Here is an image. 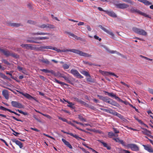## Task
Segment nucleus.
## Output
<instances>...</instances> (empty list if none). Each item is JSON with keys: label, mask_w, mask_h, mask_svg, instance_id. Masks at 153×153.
<instances>
[{"label": "nucleus", "mask_w": 153, "mask_h": 153, "mask_svg": "<svg viewBox=\"0 0 153 153\" xmlns=\"http://www.w3.org/2000/svg\"><path fill=\"white\" fill-rule=\"evenodd\" d=\"M62 67L65 69H67L69 68V65L66 64H64L63 65Z\"/></svg>", "instance_id": "nucleus-45"}, {"label": "nucleus", "mask_w": 153, "mask_h": 153, "mask_svg": "<svg viewBox=\"0 0 153 153\" xmlns=\"http://www.w3.org/2000/svg\"><path fill=\"white\" fill-rule=\"evenodd\" d=\"M16 111H18V112L21 114H23L24 115H28V113L27 112H24L21 110H19V109L16 110Z\"/></svg>", "instance_id": "nucleus-43"}, {"label": "nucleus", "mask_w": 153, "mask_h": 153, "mask_svg": "<svg viewBox=\"0 0 153 153\" xmlns=\"http://www.w3.org/2000/svg\"><path fill=\"white\" fill-rule=\"evenodd\" d=\"M12 106L14 107L19 108H24V106L21 103L17 101H12L11 102Z\"/></svg>", "instance_id": "nucleus-8"}, {"label": "nucleus", "mask_w": 153, "mask_h": 153, "mask_svg": "<svg viewBox=\"0 0 153 153\" xmlns=\"http://www.w3.org/2000/svg\"><path fill=\"white\" fill-rule=\"evenodd\" d=\"M31 34L33 36L34 35H51L50 33H44V32H37L31 33Z\"/></svg>", "instance_id": "nucleus-17"}, {"label": "nucleus", "mask_w": 153, "mask_h": 153, "mask_svg": "<svg viewBox=\"0 0 153 153\" xmlns=\"http://www.w3.org/2000/svg\"><path fill=\"white\" fill-rule=\"evenodd\" d=\"M11 117V118H13V119H14V120L17 121H20V122H22L23 121L22 120H20V119H19L17 118H16V117H15L14 116H12Z\"/></svg>", "instance_id": "nucleus-50"}, {"label": "nucleus", "mask_w": 153, "mask_h": 153, "mask_svg": "<svg viewBox=\"0 0 153 153\" xmlns=\"http://www.w3.org/2000/svg\"><path fill=\"white\" fill-rule=\"evenodd\" d=\"M116 111H113V110H112V109H108V113L114 115V113Z\"/></svg>", "instance_id": "nucleus-46"}, {"label": "nucleus", "mask_w": 153, "mask_h": 153, "mask_svg": "<svg viewBox=\"0 0 153 153\" xmlns=\"http://www.w3.org/2000/svg\"><path fill=\"white\" fill-rule=\"evenodd\" d=\"M123 1L126 2H128L129 3L132 4L133 3V2L131 0H122Z\"/></svg>", "instance_id": "nucleus-53"}, {"label": "nucleus", "mask_w": 153, "mask_h": 153, "mask_svg": "<svg viewBox=\"0 0 153 153\" xmlns=\"http://www.w3.org/2000/svg\"><path fill=\"white\" fill-rule=\"evenodd\" d=\"M21 46L22 47L25 48L27 49H30V50H33L34 48L32 46V45L31 44H23L21 45Z\"/></svg>", "instance_id": "nucleus-14"}, {"label": "nucleus", "mask_w": 153, "mask_h": 153, "mask_svg": "<svg viewBox=\"0 0 153 153\" xmlns=\"http://www.w3.org/2000/svg\"><path fill=\"white\" fill-rule=\"evenodd\" d=\"M41 28H49L53 29L55 28L54 25H50L48 24H43L42 25L38 26Z\"/></svg>", "instance_id": "nucleus-10"}, {"label": "nucleus", "mask_w": 153, "mask_h": 153, "mask_svg": "<svg viewBox=\"0 0 153 153\" xmlns=\"http://www.w3.org/2000/svg\"><path fill=\"white\" fill-rule=\"evenodd\" d=\"M105 12L111 17L114 18H116L117 17V15L113 11H109L108 10H106V11H105Z\"/></svg>", "instance_id": "nucleus-15"}, {"label": "nucleus", "mask_w": 153, "mask_h": 153, "mask_svg": "<svg viewBox=\"0 0 153 153\" xmlns=\"http://www.w3.org/2000/svg\"><path fill=\"white\" fill-rule=\"evenodd\" d=\"M61 131L62 132H63L64 133L66 134H69V135H70L71 136H72L73 137V136H74V134H73L72 133L66 132L65 131H63V130H62Z\"/></svg>", "instance_id": "nucleus-47"}, {"label": "nucleus", "mask_w": 153, "mask_h": 153, "mask_svg": "<svg viewBox=\"0 0 153 153\" xmlns=\"http://www.w3.org/2000/svg\"><path fill=\"white\" fill-rule=\"evenodd\" d=\"M12 131L15 133V134H13L15 135V136H17V135L18 134H19L17 132H16V131H14L12 129Z\"/></svg>", "instance_id": "nucleus-60"}, {"label": "nucleus", "mask_w": 153, "mask_h": 153, "mask_svg": "<svg viewBox=\"0 0 153 153\" xmlns=\"http://www.w3.org/2000/svg\"><path fill=\"white\" fill-rule=\"evenodd\" d=\"M65 33L68 35H69V37H70V36L72 37H73L75 38L77 40H81L82 39V38L81 37H78L77 36L75 35L73 33H71L70 32L66 31L65 32Z\"/></svg>", "instance_id": "nucleus-12"}, {"label": "nucleus", "mask_w": 153, "mask_h": 153, "mask_svg": "<svg viewBox=\"0 0 153 153\" xmlns=\"http://www.w3.org/2000/svg\"><path fill=\"white\" fill-rule=\"evenodd\" d=\"M12 141L13 142L15 143L16 145H18L20 148H22V143L20 141L16 139H12Z\"/></svg>", "instance_id": "nucleus-18"}, {"label": "nucleus", "mask_w": 153, "mask_h": 153, "mask_svg": "<svg viewBox=\"0 0 153 153\" xmlns=\"http://www.w3.org/2000/svg\"><path fill=\"white\" fill-rule=\"evenodd\" d=\"M114 115L117 116L119 118L122 120L123 121L126 120V119L123 116L116 112H115Z\"/></svg>", "instance_id": "nucleus-29"}, {"label": "nucleus", "mask_w": 153, "mask_h": 153, "mask_svg": "<svg viewBox=\"0 0 153 153\" xmlns=\"http://www.w3.org/2000/svg\"><path fill=\"white\" fill-rule=\"evenodd\" d=\"M67 103L69 104V105H67L68 107L73 109L75 107L74 106V104L72 103V102L69 101H67Z\"/></svg>", "instance_id": "nucleus-34"}, {"label": "nucleus", "mask_w": 153, "mask_h": 153, "mask_svg": "<svg viewBox=\"0 0 153 153\" xmlns=\"http://www.w3.org/2000/svg\"><path fill=\"white\" fill-rule=\"evenodd\" d=\"M52 72L53 73H51V74H53L55 76H57L58 75V74H57V73H55V72L52 70Z\"/></svg>", "instance_id": "nucleus-62"}, {"label": "nucleus", "mask_w": 153, "mask_h": 153, "mask_svg": "<svg viewBox=\"0 0 153 153\" xmlns=\"http://www.w3.org/2000/svg\"><path fill=\"white\" fill-rule=\"evenodd\" d=\"M103 92L105 94H107L109 96L114 97L116 99H119V97L117 96L115 94L113 93H109L106 91H103Z\"/></svg>", "instance_id": "nucleus-23"}, {"label": "nucleus", "mask_w": 153, "mask_h": 153, "mask_svg": "<svg viewBox=\"0 0 153 153\" xmlns=\"http://www.w3.org/2000/svg\"><path fill=\"white\" fill-rule=\"evenodd\" d=\"M141 128L143 130L141 131V132L143 134L148 136L151 134V132L146 129L143 128Z\"/></svg>", "instance_id": "nucleus-21"}, {"label": "nucleus", "mask_w": 153, "mask_h": 153, "mask_svg": "<svg viewBox=\"0 0 153 153\" xmlns=\"http://www.w3.org/2000/svg\"><path fill=\"white\" fill-rule=\"evenodd\" d=\"M148 91L150 93L153 94V89L150 88H149L148 89Z\"/></svg>", "instance_id": "nucleus-54"}, {"label": "nucleus", "mask_w": 153, "mask_h": 153, "mask_svg": "<svg viewBox=\"0 0 153 153\" xmlns=\"http://www.w3.org/2000/svg\"><path fill=\"white\" fill-rule=\"evenodd\" d=\"M42 62L46 63L47 64H49L50 62L48 59H43L41 60Z\"/></svg>", "instance_id": "nucleus-44"}, {"label": "nucleus", "mask_w": 153, "mask_h": 153, "mask_svg": "<svg viewBox=\"0 0 153 153\" xmlns=\"http://www.w3.org/2000/svg\"><path fill=\"white\" fill-rule=\"evenodd\" d=\"M17 92H19L20 94H21L22 95L24 96L27 99L29 100H32L33 99L35 101L37 102H39V101L38 100L36 99L35 97H33L31 96L28 94L27 93H24L23 92L19 91H17Z\"/></svg>", "instance_id": "nucleus-7"}, {"label": "nucleus", "mask_w": 153, "mask_h": 153, "mask_svg": "<svg viewBox=\"0 0 153 153\" xmlns=\"http://www.w3.org/2000/svg\"><path fill=\"white\" fill-rule=\"evenodd\" d=\"M134 117L135 119L140 124L144 125L146 127H148V126L147 125L145 124L143 122L141 121V120L139 119L137 117H136V116H134Z\"/></svg>", "instance_id": "nucleus-30"}, {"label": "nucleus", "mask_w": 153, "mask_h": 153, "mask_svg": "<svg viewBox=\"0 0 153 153\" xmlns=\"http://www.w3.org/2000/svg\"><path fill=\"white\" fill-rule=\"evenodd\" d=\"M97 96L99 97L100 100H101L107 103L109 99V98H108L107 97H104L102 96L99 95H97Z\"/></svg>", "instance_id": "nucleus-24"}, {"label": "nucleus", "mask_w": 153, "mask_h": 153, "mask_svg": "<svg viewBox=\"0 0 153 153\" xmlns=\"http://www.w3.org/2000/svg\"><path fill=\"white\" fill-rule=\"evenodd\" d=\"M97 141L102 143L104 147L107 148V149L109 150L111 149V147L110 146H108L106 143H105L103 142L102 140H98Z\"/></svg>", "instance_id": "nucleus-22"}, {"label": "nucleus", "mask_w": 153, "mask_h": 153, "mask_svg": "<svg viewBox=\"0 0 153 153\" xmlns=\"http://www.w3.org/2000/svg\"><path fill=\"white\" fill-rule=\"evenodd\" d=\"M94 38L98 40L99 41H100L101 40V38H99V36L96 35L94 36Z\"/></svg>", "instance_id": "nucleus-52"}, {"label": "nucleus", "mask_w": 153, "mask_h": 153, "mask_svg": "<svg viewBox=\"0 0 153 153\" xmlns=\"http://www.w3.org/2000/svg\"><path fill=\"white\" fill-rule=\"evenodd\" d=\"M73 137L76 138L78 140H82L85 141V140H84V139L81 138V137H79L76 134L74 135V136H73Z\"/></svg>", "instance_id": "nucleus-39"}, {"label": "nucleus", "mask_w": 153, "mask_h": 153, "mask_svg": "<svg viewBox=\"0 0 153 153\" xmlns=\"http://www.w3.org/2000/svg\"><path fill=\"white\" fill-rule=\"evenodd\" d=\"M49 38L47 36L40 37H32L27 40V42L36 44H40L41 42L38 41L39 40L48 39Z\"/></svg>", "instance_id": "nucleus-2"}, {"label": "nucleus", "mask_w": 153, "mask_h": 153, "mask_svg": "<svg viewBox=\"0 0 153 153\" xmlns=\"http://www.w3.org/2000/svg\"><path fill=\"white\" fill-rule=\"evenodd\" d=\"M89 77L86 78L87 81L91 82H94V81L92 80V79L90 75V76H88Z\"/></svg>", "instance_id": "nucleus-42"}, {"label": "nucleus", "mask_w": 153, "mask_h": 153, "mask_svg": "<svg viewBox=\"0 0 153 153\" xmlns=\"http://www.w3.org/2000/svg\"><path fill=\"white\" fill-rule=\"evenodd\" d=\"M113 139L116 142L120 143L123 146H125L126 144L123 140L120 139L119 138H113Z\"/></svg>", "instance_id": "nucleus-19"}, {"label": "nucleus", "mask_w": 153, "mask_h": 153, "mask_svg": "<svg viewBox=\"0 0 153 153\" xmlns=\"http://www.w3.org/2000/svg\"><path fill=\"white\" fill-rule=\"evenodd\" d=\"M0 109L2 110L3 111H8L11 113V112L12 111L10 109L7 108L5 107H4L3 106H0Z\"/></svg>", "instance_id": "nucleus-37"}, {"label": "nucleus", "mask_w": 153, "mask_h": 153, "mask_svg": "<svg viewBox=\"0 0 153 153\" xmlns=\"http://www.w3.org/2000/svg\"><path fill=\"white\" fill-rule=\"evenodd\" d=\"M105 32H106L107 33L109 34V35H111L112 36V37H114V34L111 31H110L108 30H107L106 29L105 31Z\"/></svg>", "instance_id": "nucleus-38"}, {"label": "nucleus", "mask_w": 153, "mask_h": 153, "mask_svg": "<svg viewBox=\"0 0 153 153\" xmlns=\"http://www.w3.org/2000/svg\"><path fill=\"white\" fill-rule=\"evenodd\" d=\"M130 11L132 13H134L149 18L150 19L151 18V17L149 16V15H147L145 13L142 12L140 10L134 7L131 8L130 10Z\"/></svg>", "instance_id": "nucleus-4"}, {"label": "nucleus", "mask_w": 153, "mask_h": 153, "mask_svg": "<svg viewBox=\"0 0 153 153\" xmlns=\"http://www.w3.org/2000/svg\"><path fill=\"white\" fill-rule=\"evenodd\" d=\"M71 73L74 75L76 76L77 77L81 78H83V77L82 76L76 69H72L71 70Z\"/></svg>", "instance_id": "nucleus-9"}, {"label": "nucleus", "mask_w": 153, "mask_h": 153, "mask_svg": "<svg viewBox=\"0 0 153 153\" xmlns=\"http://www.w3.org/2000/svg\"><path fill=\"white\" fill-rule=\"evenodd\" d=\"M70 124L71 125H72V126H74L77 129H79V130H82V129H81L79 128L78 127H77L75 125H74L73 123H70Z\"/></svg>", "instance_id": "nucleus-59"}, {"label": "nucleus", "mask_w": 153, "mask_h": 153, "mask_svg": "<svg viewBox=\"0 0 153 153\" xmlns=\"http://www.w3.org/2000/svg\"><path fill=\"white\" fill-rule=\"evenodd\" d=\"M108 135L110 138H111L112 136H114L118 137V135H116L114 133H113L112 132H109L108 133Z\"/></svg>", "instance_id": "nucleus-35"}, {"label": "nucleus", "mask_w": 153, "mask_h": 153, "mask_svg": "<svg viewBox=\"0 0 153 153\" xmlns=\"http://www.w3.org/2000/svg\"><path fill=\"white\" fill-rule=\"evenodd\" d=\"M125 147L128 148H130L131 150L134 151H137L139 150V147L136 144L133 143L128 144L125 145Z\"/></svg>", "instance_id": "nucleus-5"}, {"label": "nucleus", "mask_w": 153, "mask_h": 153, "mask_svg": "<svg viewBox=\"0 0 153 153\" xmlns=\"http://www.w3.org/2000/svg\"><path fill=\"white\" fill-rule=\"evenodd\" d=\"M107 103L115 106H117V104L115 101L110 98H109Z\"/></svg>", "instance_id": "nucleus-26"}, {"label": "nucleus", "mask_w": 153, "mask_h": 153, "mask_svg": "<svg viewBox=\"0 0 153 153\" xmlns=\"http://www.w3.org/2000/svg\"><path fill=\"white\" fill-rule=\"evenodd\" d=\"M42 115L43 116L46 117H47V118H48L49 119H51V117L48 115L46 114H42Z\"/></svg>", "instance_id": "nucleus-55"}, {"label": "nucleus", "mask_w": 153, "mask_h": 153, "mask_svg": "<svg viewBox=\"0 0 153 153\" xmlns=\"http://www.w3.org/2000/svg\"><path fill=\"white\" fill-rule=\"evenodd\" d=\"M142 146L144 147V149L149 152H153V149L152 146L150 145H143Z\"/></svg>", "instance_id": "nucleus-13"}, {"label": "nucleus", "mask_w": 153, "mask_h": 153, "mask_svg": "<svg viewBox=\"0 0 153 153\" xmlns=\"http://www.w3.org/2000/svg\"><path fill=\"white\" fill-rule=\"evenodd\" d=\"M61 77L64 78L66 82L70 84H72V83L71 82V81L70 79L68 77H67L65 76H61Z\"/></svg>", "instance_id": "nucleus-33"}, {"label": "nucleus", "mask_w": 153, "mask_h": 153, "mask_svg": "<svg viewBox=\"0 0 153 153\" xmlns=\"http://www.w3.org/2000/svg\"><path fill=\"white\" fill-rule=\"evenodd\" d=\"M30 129L33 131H34L37 132H39L40 131V130H38L37 128H31Z\"/></svg>", "instance_id": "nucleus-61"}, {"label": "nucleus", "mask_w": 153, "mask_h": 153, "mask_svg": "<svg viewBox=\"0 0 153 153\" xmlns=\"http://www.w3.org/2000/svg\"><path fill=\"white\" fill-rule=\"evenodd\" d=\"M99 27L102 30H103L104 31L106 29V28L102 27V26L101 25H99Z\"/></svg>", "instance_id": "nucleus-63"}, {"label": "nucleus", "mask_w": 153, "mask_h": 153, "mask_svg": "<svg viewBox=\"0 0 153 153\" xmlns=\"http://www.w3.org/2000/svg\"><path fill=\"white\" fill-rule=\"evenodd\" d=\"M62 141L64 143V144L66 145L70 149H72V147L71 145L70 144L69 142L66 141L65 140L62 139Z\"/></svg>", "instance_id": "nucleus-28"}, {"label": "nucleus", "mask_w": 153, "mask_h": 153, "mask_svg": "<svg viewBox=\"0 0 153 153\" xmlns=\"http://www.w3.org/2000/svg\"><path fill=\"white\" fill-rule=\"evenodd\" d=\"M58 118L59 119L62 120V121L63 122H67V120L64 118H62L61 117H59Z\"/></svg>", "instance_id": "nucleus-49"}, {"label": "nucleus", "mask_w": 153, "mask_h": 153, "mask_svg": "<svg viewBox=\"0 0 153 153\" xmlns=\"http://www.w3.org/2000/svg\"><path fill=\"white\" fill-rule=\"evenodd\" d=\"M2 62L4 63L7 65H10V63L6 59H3L2 60Z\"/></svg>", "instance_id": "nucleus-48"}, {"label": "nucleus", "mask_w": 153, "mask_h": 153, "mask_svg": "<svg viewBox=\"0 0 153 153\" xmlns=\"http://www.w3.org/2000/svg\"><path fill=\"white\" fill-rule=\"evenodd\" d=\"M40 48L41 49H46L53 50L57 51V52H71L76 54L79 55L80 56H83L86 57H91V55L87 53L83 52L79 50L75 49H63L60 50L56 48L53 47L51 46H40Z\"/></svg>", "instance_id": "nucleus-1"}, {"label": "nucleus", "mask_w": 153, "mask_h": 153, "mask_svg": "<svg viewBox=\"0 0 153 153\" xmlns=\"http://www.w3.org/2000/svg\"><path fill=\"white\" fill-rule=\"evenodd\" d=\"M116 7L119 9H123L127 8L129 7V5L125 3H120L116 4Z\"/></svg>", "instance_id": "nucleus-11"}, {"label": "nucleus", "mask_w": 153, "mask_h": 153, "mask_svg": "<svg viewBox=\"0 0 153 153\" xmlns=\"http://www.w3.org/2000/svg\"><path fill=\"white\" fill-rule=\"evenodd\" d=\"M137 1L142 3L146 6H148L152 4L151 2H150L147 0H137Z\"/></svg>", "instance_id": "nucleus-25"}, {"label": "nucleus", "mask_w": 153, "mask_h": 153, "mask_svg": "<svg viewBox=\"0 0 153 153\" xmlns=\"http://www.w3.org/2000/svg\"><path fill=\"white\" fill-rule=\"evenodd\" d=\"M54 81L58 84H60L61 85V86H63L64 85L68 86V84H66L63 82L59 81L57 79H56V78H54Z\"/></svg>", "instance_id": "nucleus-31"}, {"label": "nucleus", "mask_w": 153, "mask_h": 153, "mask_svg": "<svg viewBox=\"0 0 153 153\" xmlns=\"http://www.w3.org/2000/svg\"><path fill=\"white\" fill-rule=\"evenodd\" d=\"M0 51L7 57L11 56L15 58L19 57V56L17 54L11 53L7 49L5 50L1 48L0 49Z\"/></svg>", "instance_id": "nucleus-3"}, {"label": "nucleus", "mask_w": 153, "mask_h": 153, "mask_svg": "<svg viewBox=\"0 0 153 153\" xmlns=\"http://www.w3.org/2000/svg\"><path fill=\"white\" fill-rule=\"evenodd\" d=\"M39 77L41 79L43 80H45L46 79V78L45 77L42 75L39 76Z\"/></svg>", "instance_id": "nucleus-64"}, {"label": "nucleus", "mask_w": 153, "mask_h": 153, "mask_svg": "<svg viewBox=\"0 0 153 153\" xmlns=\"http://www.w3.org/2000/svg\"><path fill=\"white\" fill-rule=\"evenodd\" d=\"M100 72L104 76H108L110 75V73L109 72L103 71L102 70H100Z\"/></svg>", "instance_id": "nucleus-32"}, {"label": "nucleus", "mask_w": 153, "mask_h": 153, "mask_svg": "<svg viewBox=\"0 0 153 153\" xmlns=\"http://www.w3.org/2000/svg\"><path fill=\"white\" fill-rule=\"evenodd\" d=\"M121 153H130V152L128 151L125 150H123L121 151Z\"/></svg>", "instance_id": "nucleus-57"}, {"label": "nucleus", "mask_w": 153, "mask_h": 153, "mask_svg": "<svg viewBox=\"0 0 153 153\" xmlns=\"http://www.w3.org/2000/svg\"><path fill=\"white\" fill-rule=\"evenodd\" d=\"M2 94L5 98L7 100L9 98V94L8 91L4 89L2 91Z\"/></svg>", "instance_id": "nucleus-20"}, {"label": "nucleus", "mask_w": 153, "mask_h": 153, "mask_svg": "<svg viewBox=\"0 0 153 153\" xmlns=\"http://www.w3.org/2000/svg\"><path fill=\"white\" fill-rule=\"evenodd\" d=\"M40 71L45 73H52V70H49L47 69H42Z\"/></svg>", "instance_id": "nucleus-36"}, {"label": "nucleus", "mask_w": 153, "mask_h": 153, "mask_svg": "<svg viewBox=\"0 0 153 153\" xmlns=\"http://www.w3.org/2000/svg\"><path fill=\"white\" fill-rule=\"evenodd\" d=\"M0 140L1 141H2L3 142H4L5 144L6 145V146H8V144L7 143V142L5 140H4V139H0Z\"/></svg>", "instance_id": "nucleus-58"}, {"label": "nucleus", "mask_w": 153, "mask_h": 153, "mask_svg": "<svg viewBox=\"0 0 153 153\" xmlns=\"http://www.w3.org/2000/svg\"><path fill=\"white\" fill-rule=\"evenodd\" d=\"M74 100V101H77L78 102H79L80 104H82V105H84L85 106H87L88 105L85 102L80 100L78 98H77V97H75L73 98Z\"/></svg>", "instance_id": "nucleus-16"}, {"label": "nucleus", "mask_w": 153, "mask_h": 153, "mask_svg": "<svg viewBox=\"0 0 153 153\" xmlns=\"http://www.w3.org/2000/svg\"><path fill=\"white\" fill-rule=\"evenodd\" d=\"M79 119L81 121L86 122V120L81 115H78Z\"/></svg>", "instance_id": "nucleus-41"}, {"label": "nucleus", "mask_w": 153, "mask_h": 153, "mask_svg": "<svg viewBox=\"0 0 153 153\" xmlns=\"http://www.w3.org/2000/svg\"><path fill=\"white\" fill-rule=\"evenodd\" d=\"M27 23L32 24H36V23L30 20H28L27 21Z\"/></svg>", "instance_id": "nucleus-56"}, {"label": "nucleus", "mask_w": 153, "mask_h": 153, "mask_svg": "<svg viewBox=\"0 0 153 153\" xmlns=\"http://www.w3.org/2000/svg\"><path fill=\"white\" fill-rule=\"evenodd\" d=\"M9 26H12L16 27H18L21 25V24L19 23H8L7 24Z\"/></svg>", "instance_id": "nucleus-27"}, {"label": "nucleus", "mask_w": 153, "mask_h": 153, "mask_svg": "<svg viewBox=\"0 0 153 153\" xmlns=\"http://www.w3.org/2000/svg\"><path fill=\"white\" fill-rule=\"evenodd\" d=\"M132 30L135 33L140 35L146 36L147 34L146 32L142 29L134 27L133 28Z\"/></svg>", "instance_id": "nucleus-6"}, {"label": "nucleus", "mask_w": 153, "mask_h": 153, "mask_svg": "<svg viewBox=\"0 0 153 153\" xmlns=\"http://www.w3.org/2000/svg\"><path fill=\"white\" fill-rule=\"evenodd\" d=\"M81 73L84 75L87 76H90V74H89L88 72L86 71H83Z\"/></svg>", "instance_id": "nucleus-40"}, {"label": "nucleus", "mask_w": 153, "mask_h": 153, "mask_svg": "<svg viewBox=\"0 0 153 153\" xmlns=\"http://www.w3.org/2000/svg\"><path fill=\"white\" fill-rule=\"evenodd\" d=\"M113 130L115 133L118 134L119 133V131L118 130L117 128H113Z\"/></svg>", "instance_id": "nucleus-51"}]
</instances>
